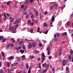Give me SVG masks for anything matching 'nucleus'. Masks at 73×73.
<instances>
[{
    "label": "nucleus",
    "mask_w": 73,
    "mask_h": 73,
    "mask_svg": "<svg viewBox=\"0 0 73 73\" xmlns=\"http://www.w3.org/2000/svg\"><path fill=\"white\" fill-rule=\"evenodd\" d=\"M67 62L68 61L65 60H63L62 62L63 66H65V65H66V63H67Z\"/></svg>",
    "instance_id": "obj_1"
},
{
    "label": "nucleus",
    "mask_w": 73,
    "mask_h": 73,
    "mask_svg": "<svg viewBox=\"0 0 73 73\" xmlns=\"http://www.w3.org/2000/svg\"><path fill=\"white\" fill-rule=\"evenodd\" d=\"M45 57H46L44 55V53L43 52L42 53V62L45 60Z\"/></svg>",
    "instance_id": "obj_2"
},
{
    "label": "nucleus",
    "mask_w": 73,
    "mask_h": 73,
    "mask_svg": "<svg viewBox=\"0 0 73 73\" xmlns=\"http://www.w3.org/2000/svg\"><path fill=\"white\" fill-rule=\"evenodd\" d=\"M20 19H18L17 20H16L14 23V24H16V23L18 24V23H20Z\"/></svg>",
    "instance_id": "obj_3"
},
{
    "label": "nucleus",
    "mask_w": 73,
    "mask_h": 73,
    "mask_svg": "<svg viewBox=\"0 0 73 73\" xmlns=\"http://www.w3.org/2000/svg\"><path fill=\"white\" fill-rule=\"evenodd\" d=\"M32 44L31 43H29V44L28 46V48L29 49H31L32 48Z\"/></svg>",
    "instance_id": "obj_4"
},
{
    "label": "nucleus",
    "mask_w": 73,
    "mask_h": 73,
    "mask_svg": "<svg viewBox=\"0 0 73 73\" xmlns=\"http://www.w3.org/2000/svg\"><path fill=\"white\" fill-rule=\"evenodd\" d=\"M14 28L12 27H10L9 28V30L10 31H14Z\"/></svg>",
    "instance_id": "obj_5"
},
{
    "label": "nucleus",
    "mask_w": 73,
    "mask_h": 73,
    "mask_svg": "<svg viewBox=\"0 0 73 73\" xmlns=\"http://www.w3.org/2000/svg\"><path fill=\"white\" fill-rule=\"evenodd\" d=\"M23 43L24 41L21 40L19 42V45H22V44H23Z\"/></svg>",
    "instance_id": "obj_6"
},
{
    "label": "nucleus",
    "mask_w": 73,
    "mask_h": 73,
    "mask_svg": "<svg viewBox=\"0 0 73 73\" xmlns=\"http://www.w3.org/2000/svg\"><path fill=\"white\" fill-rule=\"evenodd\" d=\"M54 19H55L54 16L53 15L51 19V21H52V22H54Z\"/></svg>",
    "instance_id": "obj_7"
},
{
    "label": "nucleus",
    "mask_w": 73,
    "mask_h": 73,
    "mask_svg": "<svg viewBox=\"0 0 73 73\" xmlns=\"http://www.w3.org/2000/svg\"><path fill=\"white\" fill-rule=\"evenodd\" d=\"M14 58V56H11L10 57H9L8 58L9 60H12V59H13Z\"/></svg>",
    "instance_id": "obj_8"
},
{
    "label": "nucleus",
    "mask_w": 73,
    "mask_h": 73,
    "mask_svg": "<svg viewBox=\"0 0 73 73\" xmlns=\"http://www.w3.org/2000/svg\"><path fill=\"white\" fill-rule=\"evenodd\" d=\"M54 6L55 8H56V9H57L58 7V5H57V3L54 4Z\"/></svg>",
    "instance_id": "obj_9"
},
{
    "label": "nucleus",
    "mask_w": 73,
    "mask_h": 73,
    "mask_svg": "<svg viewBox=\"0 0 73 73\" xmlns=\"http://www.w3.org/2000/svg\"><path fill=\"white\" fill-rule=\"evenodd\" d=\"M71 23V21H70L67 22L66 25H70Z\"/></svg>",
    "instance_id": "obj_10"
},
{
    "label": "nucleus",
    "mask_w": 73,
    "mask_h": 73,
    "mask_svg": "<svg viewBox=\"0 0 73 73\" xmlns=\"http://www.w3.org/2000/svg\"><path fill=\"white\" fill-rule=\"evenodd\" d=\"M31 69H32V68L31 67H30L29 69L28 73H31Z\"/></svg>",
    "instance_id": "obj_11"
},
{
    "label": "nucleus",
    "mask_w": 73,
    "mask_h": 73,
    "mask_svg": "<svg viewBox=\"0 0 73 73\" xmlns=\"http://www.w3.org/2000/svg\"><path fill=\"white\" fill-rule=\"evenodd\" d=\"M33 48H35V46H36V44H35V42H33Z\"/></svg>",
    "instance_id": "obj_12"
},
{
    "label": "nucleus",
    "mask_w": 73,
    "mask_h": 73,
    "mask_svg": "<svg viewBox=\"0 0 73 73\" xmlns=\"http://www.w3.org/2000/svg\"><path fill=\"white\" fill-rule=\"evenodd\" d=\"M54 8V5H52L51 6V7L50 8V10H52V9H53Z\"/></svg>",
    "instance_id": "obj_13"
},
{
    "label": "nucleus",
    "mask_w": 73,
    "mask_h": 73,
    "mask_svg": "<svg viewBox=\"0 0 73 73\" xmlns=\"http://www.w3.org/2000/svg\"><path fill=\"white\" fill-rule=\"evenodd\" d=\"M7 40V39L6 38H5L3 40V42H6Z\"/></svg>",
    "instance_id": "obj_14"
},
{
    "label": "nucleus",
    "mask_w": 73,
    "mask_h": 73,
    "mask_svg": "<svg viewBox=\"0 0 73 73\" xmlns=\"http://www.w3.org/2000/svg\"><path fill=\"white\" fill-rule=\"evenodd\" d=\"M73 50H72V49H70V54L71 55H72V54H73Z\"/></svg>",
    "instance_id": "obj_15"
},
{
    "label": "nucleus",
    "mask_w": 73,
    "mask_h": 73,
    "mask_svg": "<svg viewBox=\"0 0 73 73\" xmlns=\"http://www.w3.org/2000/svg\"><path fill=\"white\" fill-rule=\"evenodd\" d=\"M22 47L23 49H26V47H25V46L24 44H23L22 46Z\"/></svg>",
    "instance_id": "obj_16"
},
{
    "label": "nucleus",
    "mask_w": 73,
    "mask_h": 73,
    "mask_svg": "<svg viewBox=\"0 0 73 73\" xmlns=\"http://www.w3.org/2000/svg\"><path fill=\"white\" fill-rule=\"evenodd\" d=\"M27 8H28L27 6H24V7L23 8L24 10H25L26 9H27Z\"/></svg>",
    "instance_id": "obj_17"
},
{
    "label": "nucleus",
    "mask_w": 73,
    "mask_h": 73,
    "mask_svg": "<svg viewBox=\"0 0 73 73\" xmlns=\"http://www.w3.org/2000/svg\"><path fill=\"white\" fill-rule=\"evenodd\" d=\"M46 65V63H44L42 65V66L43 67H45Z\"/></svg>",
    "instance_id": "obj_18"
},
{
    "label": "nucleus",
    "mask_w": 73,
    "mask_h": 73,
    "mask_svg": "<svg viewBox=\"0 0 73 73\" xmlns=\"http://www.w3.org/2000/svg\"><path fill=\"white\" fill-rule=\"evenodd\" d=\"M50 46H48V47L47 48V51H49V50H50Z\"/></svg>",
    "instance_id": "obj_19"
},
{
    "label": "nucleus",
    "mask_w": 73,
    "mask_h": 73,
    "mask_svg": "<svg viewBox=\"0 0 73 73\" xmlns=\"http://www.w3.org/2000/svg\"><path fill=\"white\" fill-rule=\"evenodd\" d=\"M52 71L53 73H54L55 72V69L54 68H53L52 69Z\"/></svg>",
    "instance_id": "obj_20"
},
{
    "label": "nucleus",
    "mask_w": 73,
    "mask_h": 73,
    "mask_svg": "<svg viewBox=\"0 0 73 73\" xmlns=\"http://www.w3.org/2000/svg\"><path fill=\"white\" fill-rule=\"evenodd\" d=\"M31 21L30 20H29L27 21V23L28 25H29L31 24Z\"/></svg>",
    "instance_id": "obj_21"
},
{
    "label": "nucleus",
    "mask_w": 73,
    "mask_h": 73,
    "mask_svg": "<svg viewBox=\"0 0 73 73\" xmlns=\"http://www.w3.org/2000/svg\"><path fill=\"white\" fill-rule=\"evenodd\" d=\"M11 3V1H9L7 2V5H9V4Z\"/></svg>",
    "instance_id": "obj_22"
},
{
    "label": "nucleus",
    "mask_w": 73,
    "mask_h": 73,
    "mask_svg": "<svg viewBox=\"0 0 73 73\" xmlns=\"http://www.w3.org/2000/svg\"><path fill=\"white\" fill-rule=\"evenodd\" d=\"M26 64V68L27 69H29V66H28V63H27Z\"/></svg>",
    "instance_id": "obj_23"
},
{
    "label": "nucleus",
    "mask_w": 73,
    "mask_h": 73,
    "mask_svg": "<svg viewBox=\"0 0 73 73\" xmlns=\"http://www.w3.org/2000/svg\"><path fill=\"white\" fill-rule=\"evenodd\" d=\"M67 35V33L65 32L63 34L62 36H65V35Z\"/></svg>",
    "instance_id": "obj_24"
},
{
    "label": "nucleus",
    "mask_w": 73,
    "mask_h": 73,
    "mask_svg": "<svg viewBox=\"0 0 73 73\" xmlns=\"http://www.w3.org/2000/svg\"><path fill=\"white\" fill-rule=\"evenodd\" d=\"M3 38H4V36H0V40H1V39H3Z\"/></svg>",
    "instance_id": "obj_25"
},
{
    "label": "nucleus",
    "mask_w": 73,
    "mask_h": 73,
    "mask_svg": "<svg viewBox=\"0 0 73 73\" xmlns=\"http://www.w3.org/2000/svg\"><path fill=\"white\" fill-rule=\"evenodd\" d=\"M20 52L22 53H24V50H20Z\"/></svg>",
    "instance_id": "obj_26"
},
{
    "label": "nucleus",
    "mask_w": 73,
    "mask_h": 73,
    "mask_svg": "<svg viewBox=\"0 0 73 73\" xmlns=\"http://www.w3.org/2000/svg\"><path fill=\"white\" fill-rule=\"evenodd\" d=\"M7 65L8 67H9V62H7Z\"/></svg>",
    "instance_id": "obj_27"
},
{
    "label": "nucleus",
    "mask_w": 73,
    "mask_h": 73,
    "mask_svg": "<svg viewBox=\"0 0 73 73\" xmlns=\"http://www.w3.org/2000/svg\"><path fill=\"white\" fill-rule=\"evenodd\" d=\"M41 72H42V71L41 70H38V72L37 73H41Z\"/></svg>",
    "instance_id": "obj_28"
},
{
    "label": "nucleus",
    "mask_w": 73,
    "mask_h": 73,
    "mask_svg": "<svg viewBox=\"0 0 73 73\" xmlns=\"http://www.w3.org/2000/svg\"><path fill=\"white\" fill-rule=\"evenodd\" d=\"M35 53H39V51L35 50Z\"/></svg>",
    "instance_id": "obj_29"
},
{
    "label": "nucleus",
    "mask_w": 73,
    "mask_h": 73,
    "mask_svg": "<svg viewBox=\"0 0 73 73\" xmlns=\"http://www.w3.org/2000/svg\"><path fill=\"white\" fill-rule=\"evenodd\" d=\"M25 41H26V42H29V41H30V40L27 39H25Z\"/></svg>",
    "instance_id": "obj_30"
},
{
    "label": "nucleus",
    "mask_w": 73,
    "mask_h": 73,
    "mask_svg": "<svg viewBox=\"0 0 73 73\" xmlns=\"http://www.w3.org/2000/svg\"><path fill=\"white\" fill-rule=\"evenodd\" d=\"M68 59L69 60H71V57L70 56H69Z\"/></svg>",
    "instance_id": "obj_31"
},
{
    "label": "nucleus",
    "mask_w": 73,
    "mask_h": 73,
    "mask_svg": "<svg viewBox=\"0 0 73 73\" xmlns=\"http://www.w3.org/2000/svg\"><path fill=\"white\" fill-rule=\"evenodd\" d=\"M52 24H53L52 23V22L51 21L50 22V25L51 26V27H53V25H52Z\"/></svg>",
    "instance_id": "obj_32"
},
{
    "label": "nucleus",
    "mask_w": 73,
    "mask_h": 73,
    "mask_svg": "<svg viewBox=\"0 0 73 73\" xmlns=\"http://www.w3.org/2000/svg\"><path fill=\"white\" fill-rule=\"evenodd\" d=\"M33 29H31L30 30V32L31 33H33Z\"/></svg>",
    "instance_id": "obj_33"
},
{
    "label": "nucleus",
    "mask_w": 73,
    "mask_h": 73,
    "mask_svg": "<svg viewBox=\"0 0 73 73\" xmlns=\"http://www.w3.org/2000/svg\"><path fill=\"white\" fill-rule=\"evenodd\" d=\"M39 31H40V27H38L37 30V32H39Z\"/></svg>",
    "instance_id": "obj_34"
},
{
    "label": "nucleus",
    "mask_w": 73,
    "mask_h": 73,
    "mask_svg": "<svg viewBox=\"0 0 73 73\" xmlns=\"http://www.w3.org/2000/svg\"><path fill=\"white\" fill-rule=\"evenodd\" d=\"M44 15H47L48 14V11H45L44 12Z\"/></svg>",
    "instance_id": "obj_35"
},
{
    "label": "nucleus",
    "mask_w": 73,
    "mask_h": 73,
    "mask_svg": "<svg viewBox=\"0 0 73 73\" xmlns=\"http://www.w3.org/2000/svg\"><path fill=\"white\" fill-rule=\"evenodd\" d=\"M2 54L3 55V57H4V56H5L4 55V52H2Z\"/></svg>",
    "instance_id": "obj_36"
},
{
    "label": "nucleus",
    "mask_w": 73,
    "mask_h": 73,
    "mask_svg": "<svg viewBox=\"0 0 73 73\" xmlns=\"http://www.w3.org/2000/svg\"><path fill=\"white\" fill-rule=\"evenodd\" d=\"M47 70H48V69L46 68L44 70V71L45 73L46 72V71H47Z\"/></svg>",
    "instance_id": "obj_37"
},
{
    "label": "nucleus",
    "mask_w": 73,
    "mask_h": 73,
    "mask_svg": "<svg viewBox=\"0 0 73 73\" xmlns=\"http://www.w3.org/2000/svg\"><path fill=\"white\" fill-rule=\"evenodd\" d=\"M60 36V34L58 33L56 34V36H57V37H59Z\"/></svg>",
    "instance_id": "obj_38"
},
{
    "label": "nucleus",
    "mask_w": 73,
    "mask_h": 73,
    "mask_svg": "<svg viewBox=\"0 0 73 73\" xmlns=\"http://www.w3.org/2000/svg\"><path fill=\"white\" fill-rule=\"evenodd\" d=\"M6 16H7V17H9L10 15L9 13H7L6 14Z\"/></svg>",
    "instance_id": "obj_39"
},
{
    "label": "nucleus",
    "mask_w": 73,
    "mask_h": 73,
    "mask_svg": "<svg viewBox=\"0 0 73 73\" xmlns=\"http://www.w3.org/2000/svg\"><path fill=\"white\" fill-rule=\"evenodd\" d=\"M39 65V68H40L41 69V64L40 63H39L38 64Z\"/></svg>",
    "instance_id": "obj_40"
},
{
    "label": "nucleus",
    "mask_w": 73,
    "mask_h": 73,
    "mask_svg": "<svg viewBox=\"0 0 73 73\" xmlns=\"http://www.w3.org/2000/svg\"><path fill=\"white\" fill-rule=\"evenodd\" d=\"M11 46V47H13V43H11V44L10 45Z\"/></svg>",
    "instance_id": "obj_41"
},
{
    "label": "nucleus",
    "mask_w": 73,
    "mask_h": 73,
    "mask_svg": "<svg viewBox=\"0 0 73 73\" xmlns=\"http://www.w3.org/2000/svg\"><path fill=\"white\" fill-rule=\"evenodd\" d=\"M2 65V62H1L0 61V67H1Z\"/></svg>",
    "instance_id": "obj_42"
},
{
    "label": "nucleus",
    "mask_w": 73,
    "mask_h": 73,
    "mask_svg": "<svg viewBox=\"0 0 73 73\" xmlns=\"http://www.w3.org/2000/svg\"><path fill=\"white\" fill-rule=\"evenodd\" d=\"M48 51L47 52V53H48V55H49L50 54V51Z\"/></svg>",
    "instance_id": "obj_43"
},
{
    "label": "nucleus",
    "mask_w": 73,
    "mask_h": 73,
    "mask_svg": "<svg viewBox=\"0 0 73 73\" xmlns=\"http://www.w3.org/2000/svg\"><path fill=\"white\" fill-rule=\"evenodd\" d=\"M38 12H36L35 14V15H36V16H38Z\"/></svg>",
    "instance_id": "obj_44"
},
{
    "label": "nucleus",
    "mask_w": 73,
    "mask_h": 73,
    "mask_svg": "<svg viewBox=\"0 0 73 73\" xmlns=\"http://www.w3.org/2000/svg\"><path fill=\"white\" fill-rule=\"evenodd\" d=\"M36 24H38V20H36Z\"/></svg>",
    "instance_id": "obj_45"
},
{
    "label": "nucleus",
    "mask_w": 73,
    "mask_h": 73,
    "mask_svg": "<svg viewBox=\"0 0 73 73\" xmlns=\"http://www.w3.org/2000/svg\"><path fill=\"white\" fill-rule=\"evenodd\" d=\"M54 40L55 42H57V38H55Z\"/></svg>",
    "instance_id": "obj_46"
},
{
    "label": "nucleus",
    "mask_w": 73,
    "mask_h": 73,
    "mask_svg": "<svg viewBox=\"0 0 73 73\" xmlns=\"http://www.w3.org/2000/svg\"><path fill=\"white\" fill-rule=\"evenodd\" d=\"M24 5H22L21 6V8H24Z\"/></svg>",
    "instance_id": "obj_47"
},
{
    "label": "nucleus",
    "mask_w": 73,
    "mask_h": 73,
    "mask_svg": "<svg viewBox=\"0 0 73 73\" xmlns=\"http://www.w3.org/2000/svg\"><path fill=\"white\" fill-rule=\"evenodd\" d=\"M48 32V30H46L45 32V34H47Z\"/></svg>",
    "instance_id": "obj_48"
},
{
    "label": "nucleus",
    "mask_w": 73,
    "mask_h": 73,
    "mask_svg": "<svg viewBox=\"0 0 73 73\" xmlns=\"http://www.w3.org/2000/svg\"><path fill=\"white\" fill-rule=\"evenodd\" d=\"M22 58H25V55H23V56Z\"/></svg>",
    "instance_id": "obj_49"
},
{
    "label": "nucleus",
    "mask_w": 73,
    "mask_h": 73,
    "mask_svg": "<svg viewBox=\"0 0 73 73\" xmlns=\"http://www.w3.org/2000/svg\"><path fill=\"white\" fill-rule=\"evenodd\" d=\"M68 70H69V68H68V67H67L66 68V71H68Z\"/></svg>",
    "instance_id": "obj_50"
},
{
    "label": "nucleus",
    "mask_w": 73,
    "mask_h": 73,
    "mask_svg": "<svg viewBox=\"0 0 73 73\" xmlns=\"http://www.w3.org/2000/svg\"><path fill=\"white\" fill-rule=\"evenodd\" d=\"M33 17H34V16H33V15H32L31 18V19H33Z\"/></svg>",
    "instance_id": "obj_51"
},
{
    "label": "nucleus",
    "mask_w": 73,
    "mask_h": 73,
    "mask_svg": "<svg viewBox=\"0 0 73 73\" xmlns=\"http://www.w3.org/2000/svg\"><path fill=\"white\" fill-rule=\"evenodd\" d=\"M49 66V65L48 64H47V65H46V68H48Z\"/></svg>",
    "instance_id": "obj_52"
},
{
    "label": "nucleus",
    "mask_w": 73,
    "mask_h": 73,
    "mask_svg": "<svg viewBox=\"0 0 73 73\" xmlns=\"http://www.w3.org/2000/svg\"><path fill=\"white\" fill-rule=\"evenodd\" d=\"M39 46H42V44H41V43H39Z\"/></svg>",
    "instance_id": "obj_53"
},
{
    "label": "nucleus",
    "mask_w": 73,
    "mask_h": 73,
    "mask_svg": "<svg viewBox=\"0 0 73 73\" xmlns=\"http://www.w3.org/2000/svg\"><path fill=\"white\" fill-rule=\"evenodd\" d=\"M10 46V45L8 44L7 45V48L8 49V48H9V47Z\"/></svg>",
    "instance_id": "obj_54"
},
{
    "label": "nucleus",
    "mask_w": 73,
    "mask_h": 73,
    "mask_svg": "<svg viewBox=\"0 0 73 73\" xmlns=\"http://www.w3.org/2000/svg\"><path fill=\"white\" fill-rule=\"evenodd\" d=\"M12 71L11 70H9L8 72V73H12V72H11Z\"/></svg>",
    "instance_id": "obj_55"
},
{
    "label": "nucleus",
    "mask_w": 73,
    "mask_h": 73,
    "mask_svg": "<svg viewBox=\"0 0 73 73\" xmlns=\"http://www.w3.org/2000/svg\"><path fill=\"white\" fill-rule=\"evenodd\" d=\"M21 73V70L17 72V73Z\"/></svg>",
    "instance_id": "obj_56"
},
{
    "label": "nucleus",
    "mask_w": 73,
    "mask_h": 73,
    "mask_svg": "<svg viewBox=\"0 0 73 73\" xmlns=\"http://www.w3.org/2000/svg\"><path fill=\"white\" fill-rule=\"evenodd\" d=\"M33 0H30V2L31 3H33Z\"/></svg>",
    "instance_id": "obj_57"
},
{
    "label": "nucleus",
    "mask_w": 73,
    "mask_h": 73,
    "mask_svg": "<svg viewBox=\"0 0 73 73\" xmlns=\"http://www.w3.org/2000/svg\"><path fill=\"white\" fill-rule=\"evenodd\" d=\"M21 46H19L18 48V49H21Z\"/></svg>",
    "instance_id": "obj_58"
},
{
    "label": "nucleus",
    "mask_w": 73,
    "mask_h": 73,
    "mask_svg": "<svg viewBox=\"0 0 73 73\" xmlns=\"http://www.w3.org/2000/svg\"><path fill=\"white\" fill-rule=\"evenodd\" d=\"M48 58H49V59H52V56H49Z\"/></svg>",
    "instance_id": "obj_59"
},
{
    "label": "nucleus",
    "mask_w": 73,
    "mask_h": 73,
    "mask_svg": "<svg viewBox=\"0 0 73 73\" xmlns=\"http://www.w3.org/2000/svg\"><path fill=\"white\" fill-rule=\"evenodd\" d=\"M15 64H12L11 65V67H13V66H14Z\"/></svg>",
    "instance_id": "obj_60"
},
{
    "label": "nucleus",
    "mask_w": 73,
    "mask_h": 73,
    "mask_svg": "<svg viewBox=\"0 0 73 73\" xmlns=\"http://www.w3.org/2000/svg\"><path fill=\"white\" fill-rule=\"evenodd\" d=\"M15 49V50H17V49H18V48H17V47H15L14 48Z\"/></svg>",
    "instance_id": "obj_61"
},
{
    "label": "nucleus",
    "mask_w": 73,
    "mask_h": 73,
    "mask_svg": "<svg viewBox=\"0 0 73 73\" xmlns=\"http://www.w3.org/2000/svg\"><path fill=\"white\" fill-rule=\"evenodd\" d=\"M4 73V72H3V70H1V73Z\"/></svg>",
    "instance_id": "obj_62"
},
{
    "label": "nucleus",
    "mask_w": 73,
    "mask_h": 73,
    "mask_svg": "<svg viewBox=\"0 0 73 73\" xmlns=\"http://www.w3.org/2000/svg\"><path fill=\"white\" fill-rule=\"evenodd\" d=\"M31 58H34V56H31Z\"/></svg>",
    "instance_id": "obj_63"
},
{
    "label": "nucleus",
    "mask_w": 73,
    "mask_h": 73,
    "mask_svg": "<svg viewBox=\"0 0 73 73\" xmlns=\"http://www.w3.org/2000/svg\"><path fill=\"white\" fill-rule=\"evenodd\" d=\"M29 16L28 15H27L26 16V18H28V17H29Z\"/></svg>",
    "instance_id": "obj_64"
}]
</instances>
